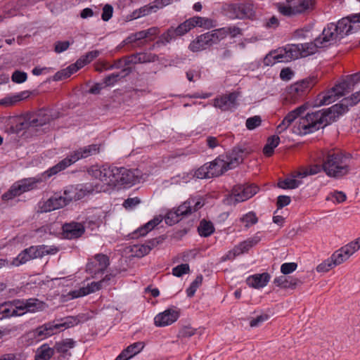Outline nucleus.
<instances>
[{"instance_id":"f257e3e1","label":"nucleus","mask_w":360,"mask_h":360,"mask_svg":"<svg viewBox=\"0 0 360 360\" xmlns=\"http://www.w3.org/2000/svg\"><path fill=\"white\" fill-rule=\"evenodd\" d=\"M348 110L347 105L340 102L327 109L307 114L305 117L300 119L299 133L307 134L323 128L337 121L339 117L347 112Z\"/></svg>"},{"instance_id":"f03ea898","label":"nucleus","mask_w":360,"mask_h":360,"mask_svg":"<svg viewBox=\"0 0 360 360\" xmlns=\"http://www.w3.org/2000/svg\"><path fill=\"white\" fill-rule=\"evenodd\" d=\"M349 158L334 150L321 153L323 172L329 177L341 178L349 172Z\"/></svg>"},{"instance_id":"7ed1b4c3","label":"nucleus","mask_w":360,"mask_h":360,"mask_svg":"<svg viewBox=\"0 0 360 360\" xmlns=\"http://www.w3.org/2000/svg\"><path fill=\"white\" fill-rule=\"evenodd\" d=\"M319 43L314 42L288 44L280 49L274 56L276 62L287 63L299 58L307 57L316 52L318 48H321Z\"/></svg>"},{"instance_id":"20e7f679","label":"nucleus","mask_w":360,"mask_h":360,"mask_svg":"<svg viewBox=\"0 0 360 360\" xmlns=\"http://www.w3.org/2000/svg\"><path fill=\"white\" fill-rule=\"evenodd\" d=\"M100 152V146L98 144H91L70 153V154L58 164L50 168L52 174H58L60 171L64 170L69 166L75 163L81 159H85L90 156L95 155Z\"/></svg>"},{"instance_id":"39448f33","label":"nucleus","mask_w":360,"mask_h":360,"mask_svg":"<svg viewBox=\"0 0 360 360\" xmlns=\"http://www.w3.org/2000/svg\"><path fill=\"white\" fill-rule=\"evenodd\" d=\"M226 157L219 155L214 160L204 164L195 172V176L198 179H210L219 176L231 169L227 165Z\"/></svg>"},{"instance_id":"423d86ee","label":"nucleus","mask_w":360,"mask_h":360,"mask_svg":"<svg viewBox=\"0 0 360 360\" xmlns=\"http://www.w3.org/2000/svg\"><path fill=\"white\" fill-rule=\"evenodd\" d=\"M316 82V77L311 76L291 84L286 88V99L292 103L302 100Z\"/></svg>"},{"instance_id":"0eeeda50","label":"nucleus","mask_w":360,"mask_h":360,"mask_svg":"<svg viewBox=\"0 0 360 360\" xmlns=\"http://www.w3.org/2000/svg\"><path fill=\"white\" fill-rule=\"evenodd\" d=\"M314 6V0H298L297 4L293 6L278 4L277 8L282 15L287 17H293L311 11Z\"/></svg>"},{"instance_id":"6e6552de","label":"nucleus","mask_w":360,"mask_h":360,"mask_svg":"<svg viewBox=\"0 0 360 360\" xmlns=\"http://www.w3.org/2000/svg\"><path fill=\"white\" fill-rule=\"evenodd\" d=\"M48 247L46 245L30 246L23 250L15 258L13 259L12 264L18 266L24 264L28 261L36 258L43 257L50 254Z\"/></svg>"},{"instance_id":"1a4fd4ad","label":"nucleus","mask_w":360,"mask_h":360,"mask_svg":"<svg viewBox=\"0 0 360 360\" xmlns=\"http://www.w3.org/2000/svg\"><path fill=\"white\" fill-rule=\"evenodd\" d=\"M252 152L253 149L248 144L243 143L233 147L231 151L223 155L226 157L228 167L233 169Z\"/></svg>"},{"instance_id":"9d476101","label":"nucleus","mask_w":360,"mask_h":360,"mask_svg":"<svg viewBox=\"0 0 360 360\" xmlns=\"http://www.w3.org/2000/svg\"><path fill=\"white\" fill-rule=\"evenodd\" d=\"M192 24L189 19L179 24L176 27L171 26L160 36V41L158 44H169L177 37H182L192 30Z\"/></svg>"},{"instance_id":"9b49d317","label":"nucleus","mask_w":360,"mask_h":360,"mask_svg":"<svg viewBox=\"0 0 360 360\" xmlns=\"http://www.w3.org/2000/svg\"><path fill=\"white\" fill-rule=\"evenodd\" d=\"M360 22V13L349 15L340 19L338 23L335 24L336 32L339 35V39L343 38L353 32H356L359 28L354 27L352 24Z\"/></svg>"},{"instance_id":"f8f14e48","label":"nucleus","mask_w":360,"mask_h":360,"mask_svg":"<svg viewBox=\"0 0 360 360\" xmlns=\"http://www.w3.org/2000/svg\"><path fill=\"white\" fill-rule=\"evenodd\" d=\"M91 191V188L87 185L79 184V185H69L65 186L61 193L63 194L66 202L69 205L72 201H77L89 193Z\"/></svg>"},{"instance_id":"ddd939ff","label":"nucleus","mask_w":360,"mask_h":360,"mask_svg":"<svg viewBox=\"0 0 360 360\" xmlns=\"http://www.w3.org/2000/svg\"><path fill=\"white\" fill-rule=\"evenodd\" d=\"M14 302L17 304L16 308L18 312L35 313L43 311L46 304L43 301L37 298H30L26 300H14Z\"/></svg>"},{"instance_id":"4468645a","label":"nucleus","mask_w":360,"mask_h":360,"mask_svg":"<svg viewBox=\"0 0 360 360\" xmlns=\"http://www.w3.org/2000/svg\"><path fill=\"white\" fill-rule=\"evenodd\" d=\"M55 174H52L50 172L49 168L48 170H46L40 175H38L35 177L23 179L18 181H16V183L17 184H18V186H20V191L22 194L25 192L37 188L38 184L44 182L49 178Z\"/></svg>"},{"instance_id":"2eb2a0df","label":"nucleus","mask_w":360,"mask_h":360,"mask_svg":"<svg viewBox=\"0 0 360 360\" xmlns=\"http://www.w3.org/2000/svg\"><path fill=\"white\" fill-rule=\"evenodd\" d=\"M89 175L100 180L104 184L112 188L113 166H92L88 170Z\"/></svg>"},{"instance_id":"dca6fc26","label":"nucleus","mask_w":360,"mask_h":360,"mask_svg":"<svg viewBox=\"0 0 360 360\" xmlns=\"http://www.w3.org/2000/svg\"><path fill=\"white\" fill-rule=\"evenodd\" d=\"M110 265L109 257L104 254H97L86 264V271L94 275L103 274Z\"/></svg>"},{"instance_id":"f3484780","label":"nucleus","mask_w":360,"mask_h":360,"mask_svg":"<svg viewBox=\"0 0 360 360\" xmlns=\"http://www.w3.org/2000/svg\"><path fill=\"white\" fill-rule=\"evenodd\" d=\"M238 94L231 92L228 94L222 95L214 99V106L223 111L232 110L238 106Z\"/></svg>"},{"instance_id":"a211bd4d","label":"nucleus","mask_w":360,"mask_h":360,"mask_svg":"<svg viewBox=\"0 0 360 360\" xmlns=\"http://www.w3.org/2000/svg\"><path fill=\"white\" fill-rule=\"evenodd\" d=\"M258 191V187L253 184L237 185L232 190V195L236 202H240L252 198Z\"/></svg>"},{"instance_id":"6ab92c4d","label":"nucleus","mask_w":360,"mask_h":360,"mask_svg":"<svg viewBox=\"0 0 360 360\" xmlns=\"http://www.w3.org/2000/svg\"><path fill=\"white\" fill-rule=\"evenodd\" d=\"M62 235L65 239L73 240L80 238L85 232V226L82 223L70 221L65 223L62 226Z\"/></svg>"},{"instance_id":"aec40b11","label":"nucleus","mask_w":360,"mask_h":360,"mask_svg":"<svg viewBox=\"0 0 360 360\" xmlns=\"http://www.w3.org/2000/svg\"><path fill=\"white\" fill-rule=\"evenodd\" d=\"M68 204L61 192L55 193L53 196L43 202L39 206L41 212H49L67 206Z\"/></svg>"},{"instance_id":"412c9836","label":"nucleus","mask_w":360,"mask_h":360,"mask_svg":"<svg viewBox=\"0 0 360 360\" xmlns=\"http://www.w3.org/2000/svg\"><path fill=\"white\" fill-rule=\"evenodd\" d=\"M228 13L231 19H244L251 17L253 11L250 4H236L230 6Z\"/></svg>"},{"instance_id":"4be33fe9","label":"nucleus","mask_w":360,"mask_h":360,"mask_svg":"<svg viewBox=\"0 0 360 360\" xmlns=\"http://www.w3.org/2000/svg\"><path fill=\"white\" fill-rule=\"evenodd\" d=\"M179 316V312L178 310L167 309L155 316L154 323L156 326L164 327L174 323Z\"/></svg>"},{"instance_id":"5701e85b","label":"nucleus","mask_w":360,"mask_h":360,"mask_svg":"<svg viewBox=\"0 0 360 360\" xmlns=\"http://www.w3.org/2000/svg\"><path fill=\"white\" fill-rule=\"evenodd\" d=\"M339 38V35L336 32L335 24L330 23L325 27L321 34L316 38V41L319 43L321 47L327 46L328 44L335 41Z\"/></svg>"},{"instance_id":"b1692460","label":"nucleus","mask_w":360,"mask_h":360,"mask_svg":"<svg viewBox=\"0 0 360 360\" xmlns=\"http://www.w3.org/2000/svg\"><path fill=\"white\" fill-rule=\"evenodd\" d=\"M306 110L304 105H301L295 110L288 112L286 116L283 118L282 122L277 126L276 132L278 134H281L285 131L290 125L300 117Z\"/></svg>"},{"instance_id":"393cba45","label":"nucleus","mask_w":360,"mask_h":360,"mask_svg":"<svg viewBox=\"0 0 360 360\" xmlns=\"http://www.w3.org/2000/svg\"><path fill=\"white\" fill-rule=\"evenodd\" d=\"M4 124V131L8 134H18L24 129V123L20 122L17 117H5L2 119Z\"/></svg>"},{"instance_id":"a878e982","label":"nucleus","mask_w":360,"mask_h":360,"mask_svg":"<svg viewBox=\"0 0 360 360\" xmlns=\"http://www.w3.org/2000/svg\"><path fill=\"white\" fill-rule=\"evenodd\" d=\"M314 164L304 168L302 170L297 172L295 177L304 178L309 175H315L323 171V162L321 161V154L316 159Z\"/></svg>"},{"instance_id":"bb28decb","label":"nucleus","mask_w":360,"mask_h":360,"mask_svg":"<svg viewBox=\"0 0 360 360\" xmlns=\"http://www.w3.org/2000/svg\"><path fill=\"white\" fill-rule=\"evenodd\" d=\"M16 307L14 300L0 304V320L25 314V312H18Z\"/></svg>"},{"instance_id":"cd10ccee","label":"nucleus","mask_w":360,"mask_h":360,"mask_svg":"<svg viewBox=\"0 0 360 360\" xmlns=\"http://www.w3.org/2000/svg\"><path fill=\"white\" fill-rule=\"evenodd\" d=\"M102 288L100 281H94L89 283L86 287H82L77 290L70 291L69 295L71 296L72 299L78 298L95 292Z\"/></svg>"},{"instance_id":"c85d7f7f","label":"nucleus","mask_w":360,"mask_h":360,"mask_svg":"<svg viewBox=\"0 0 360 360\" xmlns=\"http://www.w3.org/2000/svg\"><path fill=\"white\" fill-rule=\"evenodd\" d=\"M144 346L145 345L143 342H134L122 350L115 360H128L142 351Z\"/></svg>"},{"instance_id":"c756f323","label":"nucleus","mask_w":360,"mask_h":360,"mask_svg":"<svg viewBox=\"0 0 360 360\" xmlns=\"http://www.w3.org/2000/svg\"><path fill=\"white\" fill-rule=\"evenodd\" d=\"M274 283L282 288H291L294 289L297 285L301 283V281L297 278L288 275H282L276 277Z\"/></svg>"},{"instance_id":"7c9ffc66","label":"nucleus","mask_w":360,"mask_h":360,"mask_svg":"<svg viewBox=\"0 0 360 360\" xmlns=\"http://www.w3.org/2000/svg\"><path fill=\"white\" fill-rule=\"evenodd\" d=\"M269 279L270 275L268 273L257 274L249 276L247 279V283L252 288H261L267 285Z\"/></svg>"},{"instance_id":"2f4dec72","label":"nucleus","mask_w":360,"mask_h":360,"mask_svg":"<svg viewBox=\"0 0 360 360\" xmlns=\"http://www.w3.org/2000/svg\"><path fill=\"white\" fill-rule=\"evenodd\" d=\"M56 327L54 322L46 323L34 330V336L39 339H44L51 336L57 333Z\"/></svg>"},{"instance_id":"473e14b6","label":"nucleus","mask_w":360,"mask_h":360,"mask_svg":"<svg viewBox=\"0 0 360 360\" xmlns=\"http://www.w3.org/2000/svg\"><path fill=\"white\" fill-rule=\"evenodd\" d=\"M205 33L197 37L188 46V49L193 52H198L211 46Z\"/></svg>"},{"instance_id":"72a5a7b5","label":"nucleus","mask_w":360,"mask_h":360,"mask_svg":"<svg viewBox=\"0 0 360 360\" xmlns=\"http://www.w3.org/2000/svg\"><path fill=\"white\" fill-rule=\"evenodd\" d=\"M132 71L131 68H125L122 69L121 72L112 73L105 77L103 83L105 86H113L121 78H124L129 75Z\"/></svg>"},{"instance_id":"f704fd0d","label":"nucleus","mask_w":360,"mask_h":360,"mask_svg":"<svg viewBox=\"0 0 360 360\" xmlns=\"http://www.w3.org/2000/svg\"><path fill=\"white\" fill-rule=\"evenodd\" d=\"M162 221V218L161 217H155L148 222H147L146 224H144L143 226L139 228L136 231H135L133 234L134 235V237H139V236H146L149 231H152L156 226L160 224V223Z\"/></svg>"},{"instance_id":"c9c22d12","label":"nucleus","mask_w":360,"mask_h":360,"mask_svg":"<svg viewBox=\"0 0 360 360\" xmlns=\"http://www.w3.org/2000/svg\"><path fill=\"white\" fill-rule=\"evenodd\" d=\"M121 171V177L120 179L121 186H131L136 182L137 175H136L132 170L122 167Z\"/></svg>"},{"instance_id":"e433bc0d","label":"nucleus","mask_w":360,"mask_h":360,"mask_svg":"<svg viewBox=\"0 0 360 360\" xmlns=\"http://www.w3.org/2000/svg\"><path fill=\"white\" fill-rule=\"evenodd\" d=\"M339 98L335 94V91H333V88L328 90L326 93L319 94L316 99V105L321 106L324 105H328L333 103L336 99Z\"/></svg>"},{"instance_id":"4c0bfd02","label":"nucleus","mask_w":360,"mask_h":360,"mask_svg":"<svg viewBox=\"0 0 360 360\" xmlns=\"http://www.w3.org/2000/svg\"><path fill=\"white\" fill-rule=\"evenodd\" d=\"M352 89L351 81H349L347 77V79H345L336 84L333 87V91H335L336 96L340 98L343 96L346 93L352 91Z\"/></svg>"},{"instance_id":"58836bf2","label":"nucleus","mask_w":360,"mask_h":360,"mask_svg":"<svg viewBox=\"0 0 360 360\" xmlns=\"http://www.w3.org/2000/svg\"><path fill=\"white\" fill-rule=\"evenodd\" d=\"M280 138L277 135H273L268 138L266 143L263 148V153L266 157H271L274 152V149L278 146Z\"/></svg>"},{"instance_id":"ea45409f","label":"nucleus","mask_w":360,"mask_h":360,"mask_svg":"<svg viewBox=\"0 0 360 360\" xmlns=\"http://www.w3.org/2000/svg\"><path fill=\"white\" fill-rule=\"evenodd\" d=\"M189 21L193 25L192 28L200 27L209 29L214 26L213 20L204 17L194 16L190 18Z\"/></svg>"},{"instance_id":"a19ab883","label":"nucleus","mask_w":360,"mask_h":360,"mask_svg":"<svg viewBox=\"0 0 360 360\" xmlns=\"http://www.w3.org/2000/svg\"><path fill=\"white\" fill-rule=\"evenodd\" d=\"M54 354V349L49 347L46 344L37 349L34 360H49Z\"/></svg>"},{"instance_id":"79ce46f5","label":"nucleus","mask_w":360,"mask_h":360,"mask_svg":"<svg viewBox=\"0 0 360 360\" xmlns=\"http://www.w3.org/2000/svg\"><path fill=\"white\" fill-rule=\"evenodd\" d=\"M259 240L260 239L259 237L255 236L241 242L235 247L237 249L239 255H242L245 252H247L251 248L257 245Z\"/></svg>"},{"instance_id":"37998d69","label":"nucleus","mask_w":360,"mask_h":360,"mask_svg":"<svg viewBox=\"0 0 360 360\" xmlns=\"http://www.w3.org/2000/svg\"><path fill=\"white\" fill-rule=\"evenodd\" d=\"M198 231L200 236L208 237L214 231V227L211 221L205 219L202 220L198 227Z\"/></svg>"},{"instance_id":"c03bdc74","label":"nucleus","mask_w":360,"mask_h":360,"mask_svg":"<svg viewBox=\"0 0 360 360\" xmlns=\"http://www.w3.org/2000/svg\"><path fill=\"white\" fill-rule=\"evenodd\" d=\"M350 255H349L348 252L345 250V248L342 247L338 250L335 251L332 256L330 257L331 259L333 260V262L335 265V266L342 264L345 261H346Z\"/></svg>"},{"instance_id":"a18cd8bd","label":"nucleus","mask_w":360,"mask_h":360,"mask_svg":"<svg viewBox=\"0 0 360 360\" xmlns=\"http://www.w3.org/2000/svg\"><path fill=\"white\" fill-rule=\"evenodd\" d=\"M29 96L28 91H23L18 95H15L11 97H6L1 100H0V105L11 106L16 103L17 102L23 100L25 98Z\"/></svg>"},{"instance_id":"49530a36","label":"nucleus","mask_w":360,"mask_h":360,"mask_svg":"<svg viewBox=\"0 0 360 360\" xmlns=\"http://www.w3.org/2000/svg\"><path fill=\"white\" fill-rule=\"evenodd\" d=\"M50 117L44 111L39 112L35 117H33L30 121L31 127L43 126L49 122Z\"/></svg>"},{"instance_id":"de8ad7c7","label":"nucleus","mask_w":360,"mask_h":360,"mask_svg":"<svg viewBox=\"0 0 360 360\" xmlns=\"http://www.w3.org/2000/svg\"><path fill=\"white\" fill-rule=\"evenodd\" d=\"M79 320L77 316H68L61 320V323H55L56 330H60L61 328H68L77 325Z\"/></svg>"},{"instance_id":"09e8293b","label":"nucleus","mask_w":360,"mask_h":360,"mask_svg":"<svg viewBox=\"0 0 360 360\" xmlns=\"http://www.w3.org/2000/svg\"><path fill=\"white\" fill-rule=\"evenodd\" d=\"M20 190V186H18V184H17L16 182L14 183L11 186L9 190L2 195V200L4 201H8L13 199L15 197L20 196L22 194Z\"/></svg>"},{"instance_id":"8fccbe9b","label":"nucleus","mask_w":360,"mask_h":360,"mask_svg":"<svg viewBox=\"0 0 360 360\" xmlns=\"http://www.w3.org/2000/svg\"><path fill=\"white\" fill-rule=\"evenodd\" d=\"M20 190V186H18V184H17L16 182L14 183L11 186L9 190L2 195V200L4 201H8L13 199L15 197L20 196L22 194Z\"/></svg>"},{"instance_id":"3c124183","label":"nucleus","mask_w":360,"mask_h":360,"mask_svg":"<svg viewBox=\"0 0 360 360\" xmlns=\"http://www.w3.org/2000/svg\"><path fill=\"white\" fill-rule=\"evenodd\" d=\"M99 54L100 51L98 50L89 51L77 60L78 65L83 68L86 65L90 63L94 59L97 58Z\"/></svg>"},{"instance_id":"603ef678","label":"nucleus","mask_w":360,"mask_h":360,"mask_svg":"<svg viewBox=\"0 0 360 360\" xmlns=\"http://www.w3.org/2000/svg\"><path fill=\"white\" fill-rule=\"evenodd\" d=\"M301 184V181L295 179H285L278 181V186L283 189H293L297 188Z\"/></svg>"},{"instance_id":"864d4df0","label":"nucleus","mask_w":360,"mask_h":360,"mask_svg":"<svg viewBox=\"0 0 360 360\" xmlns=\"http://www.w3.org/2000/svg\"><path fill=\"white\" fill-rule=\"evenodd\" d=\"M193 200H188V199L178 207L176 210V212L180 217H184L192 213Z\"/></svg>"},{"instance_id":"5fc2aeb1","label":"nucleus","mask_w":360,"mask_h":360,"mask_svg":"<svg viewBox=\"0 0 360 360\" xmlns=\"http://www.w3.org/2000/svg\"><path fill=\"white\" fill-rule=\"evenodd\" d=\"M158 58V56L155 53L140 52L139 53L138 60L140 63H146L157 61Z\"/></svg>"},{"instance_id":"6e6d98bb","label":"nucleus","mask_w":360,"mask_h":360,"mask_svg":"<svg viewBox=\"0 0 360 360\" xmlns=\"http://www.w3.org/2000/svg\"><path fill=\"white\" fill-rule=\"evenodd\" d=\"M360 102V90L353 93L350 96L346 97L341 101V103H345L348 106H354Z\"/></svg>"},{"instance_id":"4d7b16f0","label":"nucleus","mask_w":360,"mask_h":360,"mask_svg":"<svg viewBox=\"0 0 360 360\" xmlns=\"http://www.w3.org/2000/svg\"><path fill=\"white\" fill-rule=\"evenodd\" d=\"M262 124V118L259 115H255L246 120L245 126L248 129L253 130L260 126Z\"/></svg>"},{"instance_id":"13d9d810","label":"nucleus","mask_w":360,"mask_h":360,"mask_svg":"<svg viewBox=\"0 0 360 360\" xmlns=\"http://www.w3.org/2000/svg\"><path fill=\"white\" fill-rule=\"evenodd\" d=\"M202 281V276H198L191 283L189 288L186 290L188 297H193L196 292L197 289L201 285Z\"/></svg>"},{"instance_id":"bf43d9fd","label":"nucleus","mask_w":360,"mask_h":360,"mask_svg":"<svg viewBox=\"0 0 360 360\" xmlns=\"http://www.w3.org/2000/svg\"><path fill=\"white\" fill-rule=\"evenodd\" d=\"M181 218L179 214L176 210H171L168 212L165 218V223L169 226H172L180 221Z\"/></svg>"},{"instance_id":"052dcab7","label":"nucleus","mask_w":360,"mask_h":360,"mask_svg":"<svg viewBox=\"0 0 360 360\" xmlns=\"http://www.w3.org/2000/svg\"><path fill=\"white\" fill-rule=\"evenodd\" d=\"M351 256L360 248V237L343 247Z\"/></svg>"},{"instance_id":"680f3d73","label":"nucleus","mask_w":360,"mask_h":360,"mask_svg":"<svg viewBox=\"0 0 360 360\" xmlns=\"http://www.w3.org/2000/svg\"><path fill=\"white\" fill-rule=\"evenodd\" d=\"M189 271L190 268L188 264H181L172 269V274L176 277H180L188 273Z\"/></svg>"},{"instance_id":"e2e57ef3","label":"nucleus","mask_w":360,"mask_h":360,"mask_svg":"<svg viewBox=\"0 0 360 360\" xmlns=\"http://www.w3.org/2000/svg\"><path fill=\"white\" fill-rule=\"evenodd\" d=\"M241 220L242 221L245 223V226L248 228L250 226L255 224L257 222L258 219L254 212H250L248 214H245L241 218Z\"/></svg>"},{"instance_id":"0e129e2a","label":"nucleus","mask_w":360,"mask_h":360,"mask_svg":"<svg viewBox=\"0 0 360 360\" xmlns=\"http://www.w3.org/2000/svg\"><path fill=\"white\" fill-rule=\"evenodd\" d=\"M12 81L17 84H21L25 82L27 79V75L25 72L15 70L11 76Z\"/></svg>"},{"instance_id":"69168bd1","label":"nucleus","mask_w":360,"mask_h":360,"mask_svg":"<svg viewBox=\"0 0 360 360\" xmlns=\"http://www.w3.org/2000/svg\"><path fill=\"white\" fill-rule=\"evenodd\" d=\"M333 267H335V265L333 262V260L330 257L326 259L321 264H319L316 267V271L318 272H327Z\"/></svg>"},{"instance_id":"338daca9","label":"nucleus","mask_w":360,"mask_h":360,"mask_svg":"<svg viewBox=\"0 0 360 360\" xmlns=\"http://www.w3.org/2000/svg\"><path fill=\"white\" fill-rule=\"evenodd\" d=\"M195 332L196 329L195 328H193L190 326H184L179 330L178 333V337L181 338H191L195 335Z\"/></svg>"},{"instance_id":"774afa93","label":"nucleus","mask_w":360,"mask_h":360,"mask_svg":"<svg viewBox=\"0 0 360 360\" xmlns=\"http://www.w3.org/2000/svg\"><path fill=\"white\" fill-rule=\"evenodd\" d=\"M297 267V264L295 262L284 263L281 266V271L283 275L291 274Z\"/></svg>"}]
</instances>
